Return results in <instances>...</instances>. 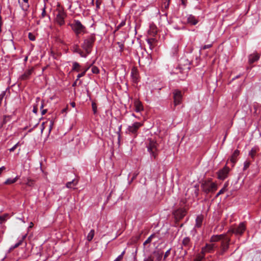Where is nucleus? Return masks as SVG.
<instances>
[{
    "label": "nucleus",
    "mask_w": 261,
    "mask_h": 261,
    "mask_svg": "<svg viewBox=\"0 0 261 261\" xmlns=\"http://www.w3.org/2000/svg\"><path fill=\"white\" fill-rule=\"evenodd\" d=\"M26 236H27V234H25L24 235L22 238L18 241V243H17V244L18 245V246H19L20 245H21L23 241V240L25 239V238H26Z\"/></svg>",
    "instance_id": "e433bc0d"
},
{
    "label": "nucleus",
    "mask_w": 261,
    "mask_h": 261,
    "mask_svg": "<svg viewBox=\"0 0 261 261\" xmlns=\"http://www.w3.org/2000/svg\"><path fill=\"white\" fill-rule=\"evenodd\" d=\"M46 112H47L46 109H42L41 111V114L42 115H43L45 114Z\"/></svg>",
    "instance_id": "09e8293b"
},
{
    "label": "nucleus",
    "mask_w": 261,
    "mask_h": 261,
    "mask_svg": "<svg viewBox=\"0 0 261 261\" xmlns=\"http://www.w3.org/2000/svg\"><path fill=\"white\" fill-rule=\"evenodd\" d=\"M33 223L32 222H31L30 223V227L31 228L32 227H33Z\"/></svg>",
    "instance_id": "680f3d73"
},
{
    "label": "nucleus",
    "mask_w": 261,
    "mask_h": 261,
    "mask_svg": "<svg viewBox=\"0 0 261 261\" xmlns=\"http://www.w3.org/2000/svg\"><path fill=\"white\" fill-rule=\"evenodd\" d=\"M2 18L1 16L0 15V25H2Z\"/></svg>",
    "instance_id": "052dcab7"
},
{
    "label": "nucleus",
    "mask_w": 261,
    "mask_h": 261,
    "mask_svg": "<svg viewBox=\"0 0 261 261\" xmlns=\"http://www.w3.org/2000/svg\"><path fill=\"white\" fill-rule=\"evenodd\" d=\"M147 44L149 45V48L152 49L154 47V44L156 43V40L154 38H151L147 39Z\"/></svg>",
    "instance_id": "412c9836"
},
{
    "label": "nucleus",
    "mask_w": 261,
    "mask_h": 261,
    "mask_svg": "<svg viewBox=\"0 0 261 261\" xmlns=\"http://www.w3.org/2000/svg\"><path fill=\"white\" fill-rule=\"evenodd\" d=\"M135 111L137 112H140L143 110V106L141 102L137 100L135 102Z\"/></svg>",
    "instance_id": "6ab92c4d"
},
{
    "label": "nucleus",
    "mask_w": 261,
    "mask_h": 261,
    "mask_svg": "<svg viewBox=\"0 0 261 261\" xmlns=\"http://www.w3.org/2000/svg\"><path fill=\"white\" fill-rule=\"evenodd\" d=\"M212 44H207V45H204L202 47V49H207V48H211L212 47Z\"/></svg>",
    "instance_id": "79ce46f5"
},
{
    "label": "nucleus",
    "mask_w": 261,
    "mask_h": 261,
    "mask_svg": "<svg viewBox=\"0 0 261 261\" xmlns=\"http://www.w3.org/2000/svg\"><path fill=\"white\" fill-rule=\"evenodd\" d=\"M80 64L76 62L73 63L72 70L76 71L77 72L80 71Z\"/></svg>",
    "instance_id": "cd10ccee"
},
{
    "label": "nucleus",
    "mask_w": 261,
    "mask_h": 261,
    "mask_svg": "<svg viewBox=\"0 0 261 261\" xmlns=\"http://www.w3.org/2000/svg\"><path fill=\"white\" fill-rule=\"evenodd\" d=\"M33 71V68L27 70L22 74H21L19 76V79L21 81H25L29 79L30 77L31 74H32Z\"/></svg>",
    "instance_id": "f8f14e48"
},
{
    "label": "nucleus",
    "mask_w": 261,
    "mask_h": 261,
    "mask_svg": "<svg viewBox=\"0 0 261 261\" xmlns=\"http://www.w3.org/2000/svg\"><path fill=\"white\" fill-rule=\"evenodd\" d=\"M155 237V234H152L151 235H150L148 238L143 243V245L144 246H145L148 243H150L152 240Z\"/></svg>",
    "instance_id": "bb28decb"
},
{
    "label": "nucleus",
    "mask_w": 261,
    "mask_h": 261,
    "mask_svg": "<svg viewBox=\"0 0 261 261\" xmlns=\"http://www.w3.org/2000/svg\"><path fill=\"white\" fill-rule=\"evenodd\" d=\"M23 3H28L29 0H23Z\"/></svg>",
    "instance_id": "0e129e2a"
},
{
    "label": "nucleus",
    "mask_w": 261,
    "mask_h": 261,
    "mask_svg": "<svg viewBox=\"0 0 261 261\" xmlns=\"http://www.w3.org/2000/svg\"><path fill=\"white\" fill-rule=\"evenodd\" d=\"M7 116H5L4 118V119H3V123L5 124L6 123V118H7Z\"/></svg>",
    "instance_id": "5fc2aeb1"
},
{
    "label": "nucleus",
    "mask_w": 261,
    "mask_h": 261,
    "mask_svg": "<svg viewBox=\"0 0 261 261\" xmlns=\"http://www.w3.org/2000/svg\"><path fill=\"white\" fill-rule=\"evenodd\" d=\"M137 175V174H135V175H134L133 176V179L135 178Z\"/></svg>",
    "instance_id": "69168bd1"
},
{
    "label": "nucleus",
    "mask_w": 261,
    "mask_h": 261,
    "mask_svg": "<svg viewBox=\"0 0 261 261\" xmlns=\"http://www.w3.org/2000/svg\"><path fill=\"white\" fill-rule=\"evenodd\" d=\"M259 107H260V105L258 103H257L256 102L254 103L253 107H254V109H255V112L256 111L257 108Z\"/></svg>",
    "instance_id": "37998d69"
},
{
    "label": "nucleus",
    "mask_w": 261,
    "mask_h": 261,
    "mask_svg": "<svg viewBox=\"0 0 261 261\" xmlns=\"http://www.w3.org/2000/svg\"><path fill=\"white\" fill-rule=\"evenodd\" d=\"M91 70H92V72L95 74H97L99 72L98 68L96 66L92 67Z\"/></svg>",
    "instance_id": "2f4dec72"
},
{
    "label": "nucleus",
    "mask_w": 261,
    "mask_h": 261,
    "mask_svg": "<svg viewBox=\"0 0 261 261\" xmlns=\"http://www.w3.org/2000/svg\"><path fill=\"white\" fill-rule=\"evenodd\" d=\"M29 38L31 41H34L35 40V36L31 33H29L28 35Z\"/></svg>",
    "instance_id": "f704fd0d"
},
{
    "label": "nucleus",
    "mask_w": 261,
    "mask_h": 261,
    "mask_svg": "<svg viewBox=\"0 0 261 261\" xmlns=\"http://www.w3.org/2000/svg\"><path fill=\"white\" fill-rule=\"evenodd\" d=\"M192 246V243L189 237H185L182 241V248H185V250L189 249Z\"/></svg>",
    "instance_id": "ddd939ff"
},
{
    "label": "nucleus",
    "mask_w": 261,
    "mask_h": 261,
    "mask_svg": "<svg viewBox=\"0 0 261 261\" xmlns=\"http://www.w3.org/2000/svg\"><path fill=\"white\" fill-rule=\"evenodd\" d=\"M45 14H46V11H45V8L44 7L43 9L41 15H42V17H44L45 16Z\"/></svg>",
    "instance_id": "49530a36"
},
{
    "label": "nucleus",
    "mask_w": 261,
    "mask_h": 261,
    "mask_svg": "<svg viewBox=\"0 0 261 261\" xmlns=\"http://www.w3.org/2000/svg\"><path fill=\"white\" fill-rule=\"evenodd\" d=\"M174 105L176 106L181 103L182 96L180 91L174 90L173 92Z\"/></svg>",
    "instance_id": "9d476101"
},
{
    "label": "nucleus",
    "mask_w": 261,
    "mask_h": 261,
    "mask_svg": "<svg viewBox=\"0 0 261 261\" xmlns=\"http://www.w3.org/2000/svg\"><path fill=\"white\" fill-rule=\"evenodd\" d=\"M88 68H87L86 69H85L82 72H81V73H79L77 75V79H76V81L78 80L80 78H81V77L85 75V74H86V71H87Z\"/></svg>",
    "instance_id": "c756f323"
},
{
    "label": "nucleus",
    "mask_w": 261,
    "mask_h": 261,
    "mask_svg": "<svg viewBox=\"0 0 261 261\" xmlns=\"http://www.w3.org/2000/svg\"><path fill=\"white\" fill-rule=\"evenodd\" d=\"M77 184V181L75 179H73L71 181L67 182L66 185V187L67 188H71L72 187L76 186Z\"/></svg>",
    "instance_id": "b1692460"
},
{
    "label": "nucleus",
    "mask_w": 261,
    "mask_h": 261,
    "mask_svg": "<svg viewBox=\"0 0 261 261\" xmlns=\"http://www.w3.org/2000/svg\"><path fill=\"white\" fill-rule=\"evenodd\" d=\"M94 0H91V3L92 4V5H94Z\"/></svg>",
    "instance_id": "e2e57ef3"
},
{
    "label": "nucleus",
    "mask_w": 261,
    "mask_h": 261,
    "mask_svg": "<svg viewBox=\"0 0 261 261\" xmlns=\"http://www.w3.org/2000/svg\"><path fill=\"white\" fill-rule=\"evenodd\" d=\"M95 41V36L94 34H91L84 39L81 47L84 50V54H86V58L91 54L94 43Z\"/></svg>",
    "instance_id": "f03ea898"
},
{
    "label": "nucleus",
    "mask_w": 261,
    "mask_h": 261,
    "mask_svg": "<svg viewBox=\"0 0 261 261\" xmlns=\"http://www.w3.org/2000/svg\"><path fill=\"white\" fill-rule=\"evenodd\" d=\"M19 178V176H17L14 178H8L4 182L5 185H11L16 182Z\"/></svg>",
    "instance_id": "5701e85b"
},
{
    "label": "nucleus",
    "mask_w": 261,
    "mask_h": 261,
    "mask_svg": "<svg viewBox=\"0 0 261 261\" xmlns=\"http://www.w3.org/2000/svg\"><path fill=\"white\" fill-rule=\"evenodd\" d=\"M19 3L20 4V6H21V9L22 10H23L24 11H27L28 10L29 8V5L28 3H23L22 4H20V2H19Z\"/></svg>",
    "instance_id": "c85d7f7f"
},
{
    "label": "nucleus",
    "mask_w": 261,
    "mask_h": 261,
    "mask_svg": "<svg viewBox=\"0 0 261 261\" xmlns=\"http://www.w3.org/2000/svg\"><path fill=\"white\" fill-rule=\"evenodd\" d=\"M228 186V184L227 183H225L224 185V186L222 189H221L219 192L217 194L216 197H218L220 195L224 193L225 191L227 190V187Z\"/></svg>",
    "instance_id": "393cba45"
},
{
    "label": "nucleus",
    "mask_w": 261,
    "mask_h": 261,
    "mask_svg": "<svg viewBox=\"0 0 261 261\" xmlns=\"http://www.w3.org/2000/svg\"><path fill=\"white\" fill-rule=\"evenodd\" d=\"M72 29L77 36L81 33H84L85 31V27L77 20H75L73 23L71 24Z\"/></svg>",
    "instance_id": "39448f33"
},
{
    "label": "nucleus",
    "mask_w": 261,
    "mask_h": 261,
    "mask_svg": "<svg viewBox=\"0 0 261 261\" xmlns=\"http://www.w3.org/2000/svg\"><path fill=\"white\" fill-rule=\"evenodd\" d=\"M0 169L3 172V171L5 169V167L4 166H2V167L0 168Z\"/></svg>",
    "instance_id": "bf43d9fd"
},
{
    "label": "nucleus",
    "mask_w": 261,
    "mask_h": 261,
    "mask_svg": "<svg viewBox=\"0 0 261 261\" xmlns=\"http://www.w3.org/2000/svg\"><path fill=\"white\" fill-rule=\"evenodd\" d=\"M92 110L93 111L94 113H96V111H97V106L95 102H93L92 103Z\"/></svg>",
    "instance_id": "c9c22d12"
},
{
    "label": "nucleus",
    "mask_w": 261,
    "mask_h": 261,
    "mask_svg": "<svg viewBox=\"0 0 261 261\" xmlns=\"http://www.w3.org/2000/svg\"><path fill=\"white\" fill-rule=\"evenodd\" d=\"M38 109L36 106H34L33 112L36 114L37 113Z\"/></svg>",
    "instance_id": "a18cd8bd"
},
{
    "label": "nucleus",
    "mask_w": 261,
    "mask_h": 261,
    "mask_svg": "<svg viewBox=\"0 0 261 261\" xmlns=\"http://www.w3.org/2000/svg\"><path fill=\"white\" fill-rule=\"evenodd\" d=\"M171 249H168L165 253L164 256V259L165 260L166 258L169 256L170 253Z\"/></svg>",
    "instance_id": "58836bf2"
},
{
    "label": "nucleus",
    "mask_w": 261,
    "mask_h": 261,
    "mask_svg": "<svg viewBox=\"0 0 261 261\" xmlns=\"http://www.w3.org/2000/svg\"><path fill=\"white\" fill-rule=\"evenodd\" d=\"M142 125L143 124L141 122H136L132 125H129L127 128V130L129 134L136 136L138 129L142 126Z\"/></svg>",
    "instance_id": "6e6552de"
},
{
    "label": "nucleus",
    "mask_w": 261,
    "mask_h": 261,
    "mask_svg": "<svg viewBox=\"0 0 261 261\" xmlns=\"http://www.w3.org/2000/svg\"><path fill=\"white\" fill-rule=\"evenodd\" d=\"M203 217L202 215H198L196 219V224L195 225V227L196 228H200L202 223Z\"/></svg>",
    "instance_id": "f3484780"
},
{
    "label": "nucleus",
    "mask_w": 261,
    "mask_h": 261,
    "mask_svg": "<svg viewBox=\"0 0 261 261\" xmlns=\"http://www.w3.org/2000/svg\"><path fill=\"white\" fill-rule=\"evenodd\" d=\"M259 188H260V190L261 191V185H260V186Z\"/></svg>",
    "instance_id": "774afa93"
},
{
    "label": "nucleus",
    "mask_w": 261,
    "mask_h": 261,
    "mask_svg": "<svg viewBox=\"0 0 261 261\" xmlns=\"http://www.w3.org/2000/svg\"><path fill=\"white\" fill-rule=\"evenodd\" d=\"M239 153L240 151L238 150H236L232 154L230 160L233 165L236 163L237 157L238 156Z\"/></svg>",
    "instance_id": "a211bd4d"
},
{
    "label": "nucleus",
    "mask_w": 261,
    "mask_h": 261,
    "mask_svg": "<svg viewBox=\"0 0 261 261\" xmlns=\"http://www.w3.org/2000/svg\"><path fill=\"white\" fill-rule=\"evenodd\" d=\"M144 261H153V258L151 256H149Z\"/></svg>",
    "instance_id": "c03bdc74"
},
{
    "label": "nucleus",
    "mask_w": 261,
    "mask_h": 261,
    "mask_svg": "<svg viewBox=\"0 0 261 261\" xmlns=\"http://www.w3.org/2000/svg\"><path fill=\"white\" fill-rule=\"evenodd\" d=\"M124 253H125V251H123L121 253V254L120 255H119L118 257H121V260H122V258H123V255H124Z\"/></svg>",
    "instance_id": "de8ad7c7"
},
{
    "label": "nucleus",
    "mask_w": 261,
    "mask_h": 261,
    "mask_svg": "<svg viewBox=\"0 0 261 261\" xmlns=\"http://www.w3.org/2000/svg\"><path fill=\"white\" fill-rule=\"evenodd\" d=\"M121 257H117L114 261H121Z\"/></svg>",
    "instance_id": "864d4df0"
},
{
    "label": "nucleus",
    "mask_w": 261,
    "mask_h": 261,
    "mask_svg": "<svg viewBox=\"0 0 261 261\" xmlns=\"http://www.w3.org/2000/svg\"><path fill=\"white\" fill-rule=\"evenodd\" d=\"M32 184H33V181L30 180L28 182V185L29 186H31Z\"/></svg>",
    "instance_id": "4d7b16f0"
},
{
    "label": "nucleus",
    "mask_w": 261,
    "mask_h": 261,
    "mask_svg": "<svg viewBox=\"0 0 261 261\" xmlns=\"http://www.w3.org/2000/svg\"><path fill=\"white\" fill-rule=\"evenodd\" d=\"M19 145V143L18 142L17 143H16L15 145H14L12 148H11L10 149H9V150L10 152H13L14 151L16 148H17V147Z\"/></svg>",
    "instance_id": "4c0bfd02"
},
{
    "label": "nucleus",
    "mask_w": 261,
    "mask_h": 261,
    "mask_svg": "<svg viewBox=\"0 0 261 261\" xmlns=\"http://www.w3.org/2000/svg\"><path fill=\"white\" fill-rule=\"evenodd\" d=\"M5 220V218L3 217L0 216V223H2Z\"/></svg>",
    "instance_id": "8fccbe9b"
},
{
    "label": "nucleus",
    "mask_w": 261,
    "mask_h": 261,
    "mask_svg": "<svg viewBox=\"0 0 261 261\" xmlns=\"http://www.w3.org/2000/svg\"><path fill=\"white\" fill-rule=\"evenodd\" d=\"M188 23L196 25L198 21L196 19L195 17L192 15H189L187 17Z\"/></svg>",
    "instance_id": "dca6fc26"
},
{
    "label": "nucleus",
    "mask_w": 261,
    "mask_h": 261,
    "mask_svg": "<svg viewBox=\"0 0 261 261\" xmlns=\"http://www.w3.org/2000/svg\"><path fill=\"white\" fill-rule=\"evenodd\" d=\"M156 254L157 259L158 260H160L162 257V253L158 252L156 253Z\"/></svg>",
    "instance_id": "ea45409f"
},
{
    "label": "nucleus",
    "mask_w": 261,
    "mask_h": 261,
    "mask_svg": "<svg viewBox=\"0 0 261 261\" xmlns=\"http://www.w3.org/2000/svg\"><path fill=\"white\" fill-rule=\"evenodd\" d=\"M117 44L119 47V51L122 52L123 50L124 45L121 42H117Z\"/></svg>",
    "instance_id": "72a5a7b5"
},
{
    "label": "nucleus",
    "mask_w": 261,
    "mask_h": 261,
    "mask_svg": "<svg viewBox=\"0 0 261 261\" xmlns=\"http://www.w3.org/2000/svg\"><path fill=\"white\" fill-rule=\"evenodd\" d=\"M246 229V226L244 222L241 223L237 227L230 228L228 233H234L236 235H242Z\"/></svg>",
    "instance_id": "423d86ee"
},
{
    "label": "nucleus",
    "mask_w": 261,
    "mask_h": 261,
    "mask_svg": "<svg viewBox=\"0 0 261 261\" xmlns=\"http://www.w3.org/2000/svg\"><path fill=\"white\" fill-rule=\"evenodd\" d=\"M230 241V238L226 234L213 236L210 243L202 248L201 253L203 255L197 257L194 261H202L206 253H213L216 250H217L218 255H222L228 250Z\"/></svg>",
    "instance_id": "f257e3e1"
},
{
    "label": "nucleus",
    "mask_w": 261,
    "mask_h": 261,
    "mask_svg": "<svg viewBox=\"0 0 261 261\" xmlns=\"http://www.w3.org/2000/svg\"><path fill=\"white\" fill-rule=\"evenodd\" d=\"M170 0H165V2L163 5V7H164L165 9L168 8L170 4Z\"/></svg>",
    "instance_id": "473e14b6"
},
{
    "label": "nucleus",
    "mask_w": 261,
    "mask_h": 261,
    "mask_svg": "<svg viewBox=\"0 0 261 261\" xmlns=\"http://www.w3.org/2000/svg\"><path fill=\"white\" fill-rule=\"evenodd\" d=\"M72 50L74 53H77L82 58H86V54H84V51L82 50L77 44H74L72 47Z\"/></svg>",
    "instance_id": "4468645a"
},
{
    "label": "nucleus",
    "mask_w": 261,
    "mask_h": 261,
    "mask_svg": "<svg viewBox=\"0 0 261 261\" xmlns=\"http://www.w3.org/2000/svg\"><path fill=\"white\" fill-rule=\"evenodd\" d=\"M125 24V22H121L118 27V28H120L121 27L123 26Z\"/></svg>",
    "instance_id": "6e6d98bb"
},
{
    "label": "nucleus",
    "mask_w": 261,
    "mask_h": 261,
    "mask_svg": "<svg viewBox=\"0 0 261 261\" xmlns=\"http://www.w3.org/2000/svg\"><path fill=\"white\" fill-rule=\"evenodd\" d=\"M158 144L156 141L152 140H149V144L147 146L148 151L150 153L151 158L155 159L157 155Z\"/></svg>",
    "instance_id": "7ed1b4c3"
},
{
    "label": "nucleus",
    "mask_w": 261,
    "mask_h": 261,
    "mask_svg": "<svg viewBox=\"0 0 261 261\" xmlns=\"http://www.w3.org/2000/svg\"><path fill=\"white\" fill-rule=\"evenodd\" d=\"M250 163L249 161H246L244 163L243 170H246L250 166Z\"/></svg>",
    "instance_id": "7c9ffc66"
},
{
    "label": "nucleus",
    "mask_w": 261,
    "mask_h": 261,
    "mask_svg": "<svg viewBox=\"0 0 261 261\" xmlns=\"http://www.w3.org/2000/svg\"><path fill=\"white\" fill-rule=\"evenodd\" d=\"M66 17V13L63 10H59L56 16L55 21L60 26L63 25L65 23L64 19Z\"/></svg>",
    "instance_id": "0eeeda50"
},
{
    "label": "nucleus",
    "mask_w": 261,
    "mask_h": 261,
    "mask_svg": "<svg viewBox=\"0 0 261 261\" xmlns=\"http://www.w3.org/2000/svg\"><path fill=\"white\" fill-rule=\"evenodd\" d=\"M75 84H76V83L75 82V83L73 84V85H72V86H74V85H75Z\"/></svg>",
    "instance_id": "338daca9"
},
{
    "label": "nucleus",
    "mask_w": 261,
    "mask_h": 261,
    "mask_svg": "<svg viewBox=\"0 0 261 261\" xmlns=\"http://www.w3.org/2000/svg\"><path fill=\"white\" fill-rule=\"evenodd\" d=\"M19 247L18 245L16 243L15 244L14 246H12L9 250V252H11L12 250H13V249H14L15 248H17Z\"/></svg>",
    "instance_id": "a19ab883"
},
{
    "label": "nucleus",
    "mask_w": 261,
    "mask_h": 261,
    "mask_svg": "<svg viewBox=\"0 0 261 261\" xmlns=\"http://www.w3.org/2000/svg\"><path fill=\"white\" fill-rule=\"evenodd\" d=\"M53 125V123L52 121H50V126H49V131L51 130V128H52V126Z\"/></svg>",
    "instance_id": "603ef678"
},
{
    "label": "nucleus",
    "mask_w": 261,
    "mask_h": 261,
    "mask_svg": "<svg viewBox=\"0 0 261 261\" xmlns=\"http://www.w3.org/2000/svg\"><path fill=\"white\" fill-rule=\"evenodd\" d=\"M131 76L133 82L134 83H137L138 81V75L137 72L136 71H132L131 73Z\"/></svg>",
    "instance_id": "4be33fe9"
},
{
    "label": "nucleus",
    "mask_w": 261,
    "mask_h": 261,
    "mask_svg": "<svg viewBox=\"0 0 261 261\" xmlns=\"http://www.w3.org/2000/svg\"><path fill=\"white\" fill-rule=\"evenodd\" d=\"M186 213V211L185 209L179 208L175 211L173 215L176 219H181L185 216Z\"/></svg>",
    "instance_id": "9b49d317"
},
{
    "label": "nucleus",
    "mask_w": 261,
    "mask_h": 261,
    "mask_svg": "<svg viewBox=\"0 0 261 261\" xmlns=\"http://www.w3.org/2000/svg\"><path fill=\"white\" fill-rule=\"evenodd\" d=\"M259 58V55L258 54H253L249 56V62L250 64H252L257 61Z\"/></svg>",
    "instance_id": "2eb2a0df"
},
{
    "label": "nucleus",
    "mask_w": 261,
    "mask_h": 261,
    "mask_svg": "<svg viewBox=\"0 0 261 261\" xmlns=\"http://www.w3.org/2000/svg\"><path fill=\"white\" fill-rule=\"evenodd\" d=\"M71 106H72V107H73V108L75 107V102H71Z\"/></svg>",
    "instance_id": "13d9d810"
},
{
    "label": "nucleus",
    "mask_w": 261,
    "mask_h": 261,
    "mask_svg": "<svg viewBox=\"0 0 261 261\" xmlns=\"http://www.w3.org/2000/svg\"><path fill=\"white\" fill-rule=\"evenodd\" d=\"M43 102L42 101H41V106L40 107V110L42 111V110L43 109Z\"/></svg>",
    "instance_id": "3c124183"
},
{
    "label": "nucleus",
    "mask_w": 261,
    "mask_h": 261,
    "mask_svg": "<svg viewBox=\"0 0 261 261\" xmlns=\"http://www.w3.org/2000/svg\"><path fill=\"white\" fill-rule=\"evenodd\" d=\"M259 150L257 147H253L249 152V155L251 156L252 159H254L256 152Z\"/></svg>",
    "instance_id": "aec40b11"
},
{
    "label": "nucleus",
    "mask_w": 261,
    "mask_h": 261,
    "mask_svg": "<svg viewBox=\"0 0 261 261\" xmlns=\"http://www.w3.org/2000/svg\"><path fill=\"white\" fill-rule=\"evenodd\" d=\"M201 187L203 191L206 193L214 192L217 189V185L215 182H211L210 181H205L202 184Z\"/></svg>",
    "instance_id": "20e7f679"
},
{
    "label": "nucleus",
    "mask_w": 261,
    "mask_h": 261,
    "mask_svg": "<svg viewBox=\"0 0 261 261\" xmlns=\"http://www.w3.org/2000/svg\"><path fill=\"white\" fill-rule=\"evenodd\" d=\"M94 234H95L94 230V229L91 230L87 237L88 241H91L93 239V238L94 236Z\"/></svg>",
    "instance_id": "a878e982"
},
{
    "label": "nucleus",
    "mask_w": 261,
    "mask_h": 261,
    "mask_svg": "<svg viewBox=\"0 0 261 261\" xmlns=\"http://www.w3.org/2000/svg\"><path fill=\"white\" fill-rule=\"evenodd\" d=\"M229 170V168L225 166L218 172V178L220 180L225 179L227 177Z\"/></svg>",
    "instance_id": "1a4fd4ad"
}]
</instances>
